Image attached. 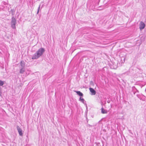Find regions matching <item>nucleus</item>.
Segmentation results:
<instances>
[{"label": "nucleus", "mask_w": 146, "mask_h": 146, "mask_svg": "<svg viewBox=\"0 0 146 146\" xmlns=\"http://www.w3.org/2000/svg\"><path fill=\"white\" fill-rule=\"evenodd\" d=\"M17 128L20 135L21 136H22L23 133H22V129L20 128L19 126H17Z\"/></svg>", "instance_id": "nucleus-5"}, {"label": "nucleus", "mask_w": 146, "mask_h": 146, "mask_svg": "<svg viewBox=\"0 0 146 146\" xmlns=\"http://www.w3.org/2000/svg\"><path fill=\"white\" fill-rule=\"evenodd\" d=\"M75 92L77 94L80 96H83V94L79 91H75Z\"/></svg>", "instance_id": "nucleus-7"}, {"label": "nucleus", "mask_w": 146, "mask_h": 146, "mask_svg": "<svg viewBox=\"0 0 146 146\" xmlns=\"http://www.w3.org/2000/svg\"><path fill=\"white\" fill-rule=\"evenodd\" d=\"M4 84V82L3 81L0 80V86H2Z\"/></svg>", "instance_id": "nucleus-9"}, {"label": "nucleus", "mask_w": 146, "mask_h": 146, "mask_svg": "<svg viewBox=\"0 0 146 146\" xmlns=\"http://www.w3.org/2000/svg\"><path fill=\"white\" fill-rule=\"evenodd\" d=\"M117 67V61L113 58L110 61V68L116 69Z\"/></svg>", "instance_id": "nucleus-2"}, {"label": "nucleus", "mask_w": 146, "mask_h": 146, "mask_svg": "<svg viewBox=\"0 0 146 146\" xmlns=\"http://www.w3.org/2000/svg\"><path fill=\"white\" fill-rule=\"evenodd\" d=\"M16 20L15 18H12L11 23V26L13 28H15Z\"/></svg>", "instance_id": "nucleus-3"}, {"label": "nucleus", "mask_w": 146, "mask_h": 146, "mask_svg": "<svg viewBox=\"0 0 146 146\" xmlns=\"http://www.w3.org/2000/svg\"><path fill=\"white\" fill-rule=\"evenodd\" d=\"M102 112V113H107V111L104 109L102 108L101 109Z\"/></svg>", "instance_id": "nucleus-8"}, {"label": "nucleus", "mask_w": 146, "mask_h": 146, "mask_svg": "<svg viewBox=\"0 0 146 146\" xmlns=\"http://www.w3.org/2000/svg\"><path fill=\"white\" fill-rule=\"evenodd\" d=\"M80 99L81 101H82V102H84V99L80 97Z\"/></svg>", "instance_id": "nucleus-11"}, {"label": "nucleus", "mask_w": 146, "mask_h": 146, "mask_svg": "<svg viewBox=\"0 0 146 146\" xmlns=\"http://www.w3.org/2000/svg\"><path fill=\"white\" fill-rule=\"evenodd\" d=\"M44 49L43 48H40L38 50L36 53L33 56L32 59H33L38 58L42 55L44 52Z\"/></svg>", "instance_id": "nucleus-1"}, {"label": "nucleus", "mask_w": 146, "mask_h": 146, "mask_svg": "<svg viewBox=\"0 0 146 146\" xmlns=\"http://www.w3.org/2000/svg\"><path fill=\"white\" fill-rule=\"evenodd\" d=\"M40 6H39L38 8V11H37V13H38V12H39V10L40 9Z\"/></svg>", "instance_id": "nucleus-12"}, {"label": "nucleus", "mask_w": 146, "mask_h": 146, "mask_svg": "<svg viewBox=\"0 0 146 146\" xmlns=\"http://www.w3.org/2000/svg\"><path fill=\"white\" fill-rule=\"evenodd\" d=\"M145 27V24L142 21H141L139 25V29L140 30L143 29Z\"/></svg>", "instance_id": "nucleus-4"}, {"label": "nucleus", "mask_w": 146, "mask_h": 146, "mask_svg": "<svg viewBox=\"0 0 146 146\" xmlns=\"http://www.w3.org/2000/svg\"><path fill=\"white\" fill-rule=\"evenodd\" d=\"M24 71V70L23 69V68H22L20 70V72L21 73H23V72Z\"/></svg>", "instance_id": "nucleus-10"}, {"label": "nucleus", "mask_w": 146, "mask_h": 146, "mask_svg": "<svg viewBox=\"0 0 146 146\" xmlns=\"http://www.w3.org/2000/svg\"><path fill=\"white\" fill-rule=\"evenodd\" d=\"M89 90L92 93V95H94L96 94V92L93 88H89Z\"/></svg>", "instance_id": "nucleus-6"}]
</instances>
